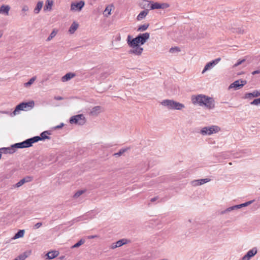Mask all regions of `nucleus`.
Segmentation results:
<instances>
[{"label":"nucleus","mask_w":260,"mask_h":260,"mask_svg":"<svg viewBox=\"0 0 260 260\" xmlns=\"http://www.w3.org/2000/svg\"><path fill=\"white\" fill-rule=\"evenodd\" d=\"M191 101L193 104H198L200 106H205L208 109H213L215 107V101L214 99L204 94L192 96Z\"/></svg>","instance_id":"nucleus-1"},{"label":"nucleus","mask_w":260,"mask_h":260,"mask_svg":"<svg viewBox=\"0 0 260 260\" xmlns=\"http://www.w3.org/2000/svg\"><path fill=\"white\" fill-rule=\"evenodd\" d=\"M35 105L33 101L28 102H21L17 105L13 112V115H16L20 111H27L32 109Z\"/></svg>","instance_id":"nucleus-2"},{"label":"nucleus","mask_w":260,"mask_h":260,"mask_svg":"<svg viewBox=\"0 0 260 260\" xmlns=\"http://www.w3.org/2000/svg\"><path fill=\"white\" fill-rule=\"evenodd\" d=\"M161 105L167 107L169 109H175L180 110L185 107L184 104L171 100H165L162 101Z\"/></svg>","instance_id":"nucleus-3"},{"label":"nucleus","mask_w":260,"mask_h":260,"mask_svg":"<svg viewBox=\"0 0 260 260\" xmlns=\"http://www.w3.org/2000/svg\"><path fill=\"white\" fill-rule=\"evenodd\" d=\"M86 119L82 114L73 116L70 118V122L71 124L83 125L86 123Z\"/></svg>","instance_id":"nucleus-4"},{"label":"nucleus","mask_w":260,"mask_h":260,"mask_svg":"<svg viewBox=\"0 0 260 260\" xmlns=\"http://www.w3.org/2000/svg\"><path fill=\"white\" fill-rule=\"evenodd\" d=\"M220 131V128L217 125H212L211 126H205L200 131V133L204 136L211 135L214 133H216Z\"/></svg>","instance_id":"nucleus-5"},{"label":"nucleus","mask_w":260,"mask_h":260,"mask_svg":"<svg viewBox=\"0 0 260 260\" xmlns=\"http://www.w3.org/2000/svg\"><path fill=\"white\" fill-rule=\"evenodd\" d=\"M246 83L247 81L246 80L242 79L236 80L229 86V89L231 88H234L235 90L239 89L246 85Z\"/></svg>","instance_id":"nucleus-6"},{"label":"nucleus","mask_w":260,"mask_h":260,"mask_svg":"<svg viewBox=\"0 0 260 260\" xmlns=\"http://www.w3.org/2000/svg\"><path fill=\"white\" fill-rule=\"evenodd\" d=\"M150 34L148 32L140 34L136 37L138 40V44L140 45H143L146 41L149 38Z\"/></svg>","instance_id":"nucleus-7"},{"label":"nucleus","mask_w":260,"mask_h":260,"mask_svg":"<svg viewBox=\"0 0 260 260\" xmlns=\"http://www.w3.org/2000/svg\"><path fill=\"white\" fill-rule=\"evenodd\" d=\"M51 133L49 131H45L41 133L40 136H37L34 137L35 139L36 140V142L37 143L39 141H44L46 139H50L51 138L48 136V135H50Z\"/></svg>","instance_id":"nucleus-8"},{"label":"nucleus","mask_w":260,"mask_h":260,"mask_svg":"<svg viewBox=\"0 0 260 260\" xmlns=\"http://www.w3.org/2000/svg\"><path fill=\"white\" fill-rule=\"evenodd\" d=\"M33 180V177L30 176H27L22 179H21L19 181H18L17 183L14 184L13 185V188H18L23 185L25 183L29 182Z\"/></svg>","instance_id":"nucleus-9"},{"label":"nucleus","mask_w":260,"mask_h":260,"mask_svg":"<svg viewBox=\"0 0 260 260\" xmlns=\"http://www.w3.org/2000/svg\"><path fill=\"white\" fill-rule=\"evenodd\" d=\"M85 5L84 2L80 1L78 3H72L71 5V10L80 11Z\"/></svg>","instance_id":"nucleus-10"},{"label":"nucleus","mask_w":260,"mask_h":260,"mask_svg":"<svg viewBox=\"0 0 260 260\" xmlns=\"http://www.w3.org/2000/svg\"><path fill=\"white\" fill-rule=\"evenodd\" d=\"M220 60H221L220 58H217L214 60H213L208 62L205 65V66L202 71V74H204L207 70L212 69L216 64H217Z\"/></svg>","instance_id":"nucleus-11"},{"label":"nucleus","mask_w":260,"mask_h":260,"mask_svg":"<svg viewBox=\"0 0 260 260\" xmlns=\"http://www.w3.org/2000/svg\"><path fill=\"white\" fill-rule=\"evenodd\" d=\"M127 42L128 45L131 47L134 48L138 47L139 46L137 37L133 38L132 36L128 35L127 38Z\"/></svg>","instance_id":"nucleus-12"},{"label":"nucleus","mask_w":260,"mask_h":260,"mask_svg":"<svg viewBox=\"0 0 260 260\" xmlns=\"http://www.w3.org/2000/svg\"><path fill=\"white\" fill-rule=\"evenodd\" d=\"M23 148H29L32 146L34 143H37L34 137L28 138L21 142Z\"/></svg>","instance_id":"nucleus-13"},{"label":"nucleus","mask_w":260,"mask_h":260,"mask_svg":"<svg viewBox=\"0 0 260 260\" xmlns=\"http://www.w3.org/2000/svg\"><path fill=\"white\" fill-rule=\"evenodd\" d=\"M257 253L256 248H253L249 250L246 254L242 258L241 260H249L252 257L254 256Z\"/></svg>","instance_id":"nucleus-14"},{"label":"nucleus","mask_w":260,"mask_h":260,"mask_svg":"<svg viewBox=\"0 0 260 260\" xmlns=\"http://www.w3.org/2000/svg\"><path fill=\"white\" fill-rule=\"evenodd\" d=\"M210 181V179L208 178L200 179L192 181L191 182V184L193 186H197L204 184L206 183L209 182Z\"/></svg>","instance_id":"nucleus-15"},{"label":"nucleus","mask_w":260,"mask_h":260,"mask_svg":"<svg viewBox=\"0 0 260 260\" xmlns=\"http://www.w3.org/2000/svg\"><path fill=\"white\" fill-rule=\"evenodd\" d=\"M260 96V90H254L252 92H247L245 94L244 99H251L253 98H256Z\"/></svg>","instance_id":"nucleus-16"},{"label":"nucleus","mask_w":260,"mask_h":260,"mask_svg":"<svg viewBox=\"0 0 260 260\" xmlns=\"http://www.w3.org/2000/svg\"><path fill=\"white\" fill-rule=\"evenodd\" d=\"M15 152V149L13 147V145H12L9 147H3L0 148V153L2 154V153L4 154H13Z\"/></svg>","instance_id":"nucleus-17"},{"label":"nucleus","mask_w":260,"mask_h":260,"mask_svg":"<svg viewBox=\"0 0 260 260\" xmlns=\"http://www.w3.org/2000/svg\"><path fill=\"white\" fill-rule=\"evenodd\" d=\"M102 107L100 106H97L93 107L90 112V115L92 116H97L99 113L101 112Z\"/></svg>","instance_id":"nucleus-18"},{"label":"nucleus","mask_w":260,"mask_h":260,"mask_svg":"<svg viewBox=\"0 0 260 260\" xmlns=\"http://www.w3.org/2000/svg\"><path fill=\"white\" fill-rule=\"evenodd\" d=\"M59 254V252L56 250L49 251L47 254V259H52L55 257H56Z\"/></svg>","instance_id":"nucleus-19"},{"label":"nucleus","mask_w":260,"mask_h":260,"mask_svg":"<svg viewBox=\"0 0 260 260\" xmlns=\"http://www.w3.org/2000/svg\"><path fill=\"white\" fill-rule=\"evenodd\" d=\"M75 75V74L74 73H68L61 78V81L62 82L68 81L71 79L72 78H73V77H74Z\"/></svg>","instance_id":"nucleus-20"},{"label":"nucleus","mask_w":260,"mask_h":260,"mask_svg":"<svg viewBox=\"0 0 260 260\" xmlns=\"http://www.w3.org/2000/svg\"><path fill=\"white\" fill-rule=\"evenodd\" d=\"M146 3H148V5H150V10L159 9L161 8V4L158 3H149L148 1H146Z\"/></svg>","instance_id":"nucleus-21"},{"label":"nucleus","mask_w":260,"mask_h":260,"mask_svg":"<svg viewBox=\"0 0 260 260\" xmlns=\"http://www.w3.org/2000/svg\"><path fill=\"white\" fill-rule=\"evenodd\" d=\"M10 9V7L8 5H2L0 7V14H5L6 15H8Z\"/></svg>","instance_id":"nucleus-22"},{"label":"nucleus","mask_w":260,"mask_h":260,"mask_svg":"<svg viewBox=\"0 0 260 260\" xmlns=\"http://www.w3.org/2000/svg\"><path fill=\"white\" fill-rule=\"evenodd\" d=\"M148 12H149V10H148V9H146V10L141 11L139 13V14L138 15V16L137 17V19L138 21L142 20L147 16Z\"/></svg>","instance_id":"nucleus-23"},{"label":"nucleus","mask_w":260,"mask_h":260,"mask_svg":"<svg viewBox=\"0 0 260 260\" xmlns=\"http://www.w3.org/2000/svg\"><path fill=\"white\" fill-rule=\"evenodd\" d=\"M53 4V1L52 0H46L45 2V5L44 7V10L50 11L52 9V7Z\"/></svg>","instance_id":"nucleus-24"},{"label":"nucleus","mask_w":260,"mask_h":260,"mask_svg":"<svg viewBox=\"0 0 260 260\" xmlns=\"http://www.w3.org/2000/svg\"><path fill=\"white\" fill-rule=\"evenodd\" d=\"M78 26L79 24L77 22L75 21L73 22L69 28V31L71 34H74L75 31L78 29Z\"/></svg>","instance_id":"nucleus-25"},{"label":"nucleus","mask_w":260,"mask_h":260,"mask_svg":"<svg viewBox=\"0 0 260 260\" xmlns=\"http://www.w3.org/2000/svg\"><path fill=\"white\" fill-rule=\"evenodd\" d=\"M43 5L42 1L38 2L37 4V6L34 10V12L35 14L39 13L40 10L42 9Z\"/></svg>","instance_id":"nucleus-26"},{"label":"nucleus","mask_w":260,"mask_h":260,"mask_svg":"<svg viewBox=\"0 0 260 260\" xmlns=\"http://www.w3.org/2000/svg\"><path fill=\"white\" fill-rule=\"evenodd\" d=\"M25 233L24 230H19L15 234L13 239H16L19 238H22L24 236Z\"/></svg>","instance_id":"nucleus-27"},{"label":"nucleus","mask_w":260,"mask_h":260,"mask_svg":"<svg viewBox=\"0 0 260 260\" xmlns=\"http://www.w3.org/2000/svg\"><path fill=\"white\" fill-rule=\"evenodd\" d=\"M128 242V240L126 239H122L117 241L116 243V247H119L122 245L126 244Z\"/></svg>","instance_id":"nucleus-28"},{"label":"nucleus","mask_w":260,"mask_h":260,"mask_svg":"<svg viewBox=\"0 0 260 260\" xmlns=\"http://www.w3.org/2000/svg\"><path fill=\"white\" fill-rule=\"evenodd\" d=\"M57 32L58 30L57 29H54L47 39V41H49L51 40L56 35Z\"/></svg>","instance_id":"nucleus-29"},{"label":"nucleus","mask_w":260,"mask_h":260,"mask_svg":"<svg viewBox=\"0 0 260 260\" xmlns=\"http://www.w3.org/2000/svg\"><path fill=\"white\" fill-rule=\"evenodd\" d=\"M143 50H129L128 52L129 54H135L140 55L141 54Z\"/></svg>","instance_id":"nucleus-30"},{"label":"nucleus","mask_w":260,"mask_h":260,"mask_svg":"<svg viewBox=\"0 0 260 260\" xmlns=\"http://www.w3.org/2000/svg\"><path fill=\"white\" fill-rule=\"evenodd\" d=\"M128 149L129 148H122L120 149L118 152L114 153V155L116 157L120 156Z\"/></svg>","instance_id":"nucleus-31"},{"label":"nucleus","mask_w":260,"mask_h":260,"mask_svg":"<svg viewBox=\"0 0 260 260\" xmlns=\"http://www.w3.org/2000/svg\"><path fill=\"white\" fill-rule=\"evenodd\" d=\"M149 24L148 23H145V24H144L143 25H141L139 26L137 30L140 31H145V30H146L148 28V27H149Z\"/></svg>","instance_id":"nucleus-32"},{"label":"nucleus","mask_w":260,"mask_h":260,"mask_svg":"<svg viewBox=\"0 0 260 260\" xmlns=\"http://www.w3.org/2000/svg\"><path fill=\"white\" fill-rule=\"evenodd\" d=\"M85 242V240L84 239H80L79 241H78L76 243H75L74 245L72 246V248H77L80 246Z\"/></svg>","instance_id":"nucleus-33"},{"label":"nucleus","mask_w":260,"mask_h":260,"mask_svg":"<svg viewBox=\"0 0 260 260\" xmlns=\"http://www.w3.org/2000/svg\"><path fill=\"white\" fill-rule=\"evenodd\" d=\"M36 79V77H33L30 78L28 82L24 83L25 87L30 86L34 82Z\"/></svg>","instance_id":"nucleus-34"},{"label":"nucleus","mask_w":260,"mask_h":260,"mask_svg":"<svg viewBox=\"0 0 260 260\" xmlns=\"http://www.w3.org/2000/svg\"><path fill=\"white\" fill-rule=\"evenodd\" d=\"M111 7L108 6L106 8V9L104 12V14L105 16L108 17V16H109L111 14Z\"/></svg>","instance_id":"nucleus-35"},{"label":"nucleus","mask_w":260,"mask_h":260,"mask_svg":"<svg viewBox=\"0 0 260 260\" xmlns=\"http://www.w3.org/2000/svg\"><path fill=\"white\" fill-rule=\"evenodd\" d=\"M254 202V200H251V201H248V202H246L245 203H242V204H239L238 206L240 208H242V207H246L249 205H250L251 204H252L253 202Z\"/></svg>","instance_id":"nucleus-36"},{"label":"nucleus","mask_w":260,"mask_h":260,"mask_svg":"<svg viewBox=\"0 0 260 260\" xmlns=\"http://www.w3.org/2000/svg\"><path fill=\"white\" fill-rule=\"evenodd\" d=\"M13 147L14 149H15V151L17 149H23V147L22 146V144L21 142L16 143L14 144H13Z\"/></svg>","instance_id":"nucleus-37"},{"label":"nucleus","mask_w":260,"mask_h":260,"mask_svg":"<svg viewBox=\"0 0 260 260\" xmlns=\"http://www.w3.org/2000/svg\"><path fill=\"white\" fill-rule=\"evenodd\" d=\"M250 104L251 105H260V98L254 99L253 101L250 102Z\"/></svg>","instance_id":"nucleus-38"},{"label":"nucleus","mask_w":260,"mask_h":260,"mask_svg":"<svg viewBox=\"0 0 260 260\" xmlns=\"http://www.w3.org/2000/svg\"><path fill=\"white\" fill-rule=\"evenodd\" d=\"M84 192L85 190H79L75 193L74 197L78 198Z\"/></svg>","instance_id":"nucleus-39"},{"label":"nucleus","mask_w":260,"mask_h":260,"mask_svg":"<svg viewBox=\"0 0 260 260\" xmlns=\"http://www.w3.org/2000/svg\"><path fill=\"white\" fill-rule=\"evenodd\" d=\"M245 61V59H239L237 62L234 65V67H237L238 66L241 64L243 62H244Z\"/></svg>","instance_id":"nucleus-40"},{"label":"nucleus","mask_w":260,"mask_h":260,"mask_svg":"<svg viewBox=\"0 0 260 260\" xmlns=\"http://www.w3.org/2000/svg\"><path fill=\"white\" fill-rule=\"evenodd\" d=\"M82 218H83L82 216H79V217L75 218L73 219V220H72L71 222H72L73 223H74L77 222H79L80 221H81L83 219Z\"/></svg>","instance_id":"nucleus-41"},{"label":"nucleus","mask_w":260,"mask_h":260,"mask_svg":"<svg viewBox=\"0 0 260 260\" xmlns=\"http://www.w3.org/2000/svg\"><path fill=\"white\" fill-rule=\"evenodd\" d=\"M233 210H234V209L233 208V206H231L230 207H229V208H226L225 210L222 211L221 212V214H223L226 213V212H231V211H233Z\"/></svg>","instance_id":"nucleus-42"},{"label":"nucleus","mask_w":260,"mask_h":260,"mask_svg":"<svg viewBox=\"0 0 260 260\" xmlns=\"http://www.w3.org/2000/svg\"><path fill=\"white\" fill-rule=\"evenodd\" d=\"M30 253H31L30 251H25L23 253H22L21 254L22 255V256L24 257V258L25 259L26 258H27L30 254Z\"/></svg>","instance_id":"nucleus-43"},{"label":"nucleus","mask_w":260,"mask_h":260,"mask_svg":"<svg viewBox=\"0 0 260 260\" xmlns=\"http://www.w3.org/2000/svg\"><path fill=\"white\" fill-rule=\"evenodd\" d=\"M112 73V71H111V72H110V71L109 72L106 71V72H104V73L101 74L102 77L106 78L108 75H110Z\"/></svg>","instance_id":"nucleus-44"},{"label":"nucleus","mask_w":260,"mask_h":260,"mask_svg":"<svg viewBox=\"0 0 260 260\" xmlns=\"http://www.w3.org/2000/svg\"><path fill=\"white\" fill-rule=\"evenodd\" d=\"M42 225V222H38L36 224H35V225L34 226V229H38L40 227H41Z\"/></svg>","instance_id":"nucleus-45"},{"label":"nucleus","mask_w":260,"mask_h":260,"mask_svg":"<svg viewBox=\"0 0 260 260\" xmlns=\"http://www.w3.org/2000/svg\"><path fill=\"white\" fill-rule=\"evenodd\" d=\"M169 6V5L167 4V3H162V4H161V8L160 9H166V8H168Z\"/></svg>","instance_id":"nucleus-46"},{"label":"nucleus","mask_w":260,"mask_h":260,"mask_svg":"<svg viewBox=\"0 0 260 260\" xmlns=\"http://www.w3.org/2000/svg\"><path fill=\"white\" fill-rule=\"evenodd\" d=\"M29 10V8L27 5H24L23 6L22 11L24 12L28 11Z\"/></svg>","instance_id":"nucleus-47"},{"label":"nucleus","mask_w":260,"mask_h":260,"mask_svg":"<svg viewBox=\"0 0 260 260\" xmlns=\"http://www.w3.org/2000/svg\"><path fill=\"white\" fill-rule=\"evenodd\" d=\"M181 50H169L170 53H176L180 52Z\"/></svg>","instance_id":"nucleus-48"},{"label":"nucleus","mask_w":260,"mask_h":260,"mask_svg":"<svg viewBox=\"0 0 260 260\" xmlns=\"http://www.w3.org/2000/svg\"><path fill=\"white\" fill-rule=\"evenodd\" d=\"M158 199V197L156 196V197L151 198L150 199V201H151V202H154L157 201Z\"/></svg>","instance_id":"nucleus-49"},{"label":"nucleus","mask_w":260,"mask_h":260,"mask_svg":"<svg viewBox=\"0 0 260 260\" xmlns=\"http://www.w3.org/2000/svg\"><path fill=\"white\" fill-rule=\"evenodd\" d=\"M259 73H260L259 70H257L254 71L253 72H252L251 73L252 75H254L257 74H259Z\"/></svg>","instance_id":"nucleus-50"},{"label":"nucleus","mask_w":260,"mask_h":260,"mask_svg":"<svg viewBox=\"0 0 260 260\" xmlns=\"http://www.w3.org/2000/svg\"><path fill=\"white\" fill-rule=\"evenodd\" d=\"M237 32L239 34H243L244 30L241 28H237Z\"/></svg>","instance_id":"nucleus-51"},{"label":"nucleus","mask_w":260,"mask_h":260,"mask_svg":"<svg viewBox=\"0 0 260 260\" xmlns=\"http://www.w3.org/2000/svg\"><path fill=\"white\" fill-rule=\"evenodd\" d=\"M64 125V124L63 123H60L59 125L56 126L55 127V128L56 129H59V128H61V127H62V126Z\"/></svg>","instance_id":"nucleus-52"},{"label":"nucleus","mask_w":260,"mask_h":260,"mask_svg":"<svg viewBox=\"0 0 260 260\" xmlns=\"http://www.w3.org/2000/svg\"><path fill=\"white\" fill-rule=\"evenodd\" d=\"M54 99H55V100H58V101H59V100H63V98H62V97H61V96H55V97H54Z\"/></svg>","instance_id":"nucleus-53"},{"label":"nucleus","mask_w":260,"mask_h":260,"mask_svg":"<svg viewBox=\"0 0 260 260\" xmlns=\"http://www.w3.org/2000/svg\"><path fill=\"white\" fill-rule=\"evenodd\" d=\"M117 247H116V243H113L111 245V248L112 249H115V248H116Z\"/></svg>","instance_id":"nucleus-54"},{"label":"nucleus","mask_w":260,"mask_h":260,"mask_svg":"<svg viewBox=\"0 0 260 260\" xmlns=\"http://www.w3.org/2000/svg\"><path fill=\"white\" fill-rule=\"evenodd\" d=\"M17 257L18 258V259L19 260H24L25 259L21 254H20L19 255H18L17 256Z\"/></svg>","instance_id":"nucleus-55"},{"label":"nucleus","mask_w":260,"mask_h":260,"mask_svg":"<svg viewBox=\"0 0 260 260\" xmlns=\"http://www.w3.org/2000/svg\"><path fill=\"white\" fill-rule=\"evenodd\" d=\"M233 208L234 210L240 209L238 205L233 206Z\"/></svg>","instance_id":"nucleus-56"},{"label":"nucleus","mask_w":260,"mask_h":260,"mask_svg":"<svg viewBox=\"0 0 260 260\" xmlns=\"http://www.w3.org/2000/svg\"><path fill=\"white\" fill-rule=\"evenodd\" d=\"M97 236L96 235H93V236H90L89 237V239H93V238H94L95 237H96Z\"/></svg>","instance_id":"nucleus-57"},{"label":"nucleus","mask_w":260,"mask_h":260,"mask_svg":"<svg viewBox=\"0 0 260 260\" xmlns=\"http://www.w3.org/2000/svg\"><path fill=\"white\" fill-rule=\"evenodd\" d=\"M3 35V32L1 30L0 31V38L2 37V36Z\"/></svg>","instance_id":"nucleus-58"},{"label":"nucleus","mask_w":260,"mask_h":260,"mask_svg":"<svg viewBox=\"0 0 260 260\" xmlns=\"http://www.w3.org/2000/svg\"><path fill=\"white\" fill-rule=\"evenodd\" d=\"M170 49H180L179 48H178V47H171Z\"/></svg>","instance_id":"nucleus-59"},{"label":"nucleus","mask_w":260,"mask_h":260,"mask_svg":"<svg viewBox=\"0 0 260 260\" xmlns=\"http://www.w3.org/2000/svg\"><path fill=\"white\" fill-rule=\"evenodd\" d=\"M69 223L70 224V225H72L74 224V223H73L72 222H71V221H69Z\"/></svg>","instance_id":"nucleus-60"},{"label":"nucleus","mask_w":260,"mask_h":260,"mask_svg":"<svg viewBox=\"0 0 260 260\" xmlns=\"http://www.w3.org/2000/svg\"><path fill=\"white\" fill-rule=\"evenodd\" d=\"M13 260H19V259H18V258L17 257H16V258H15L14 259H13Z\"/></svg>","instance_id":"nucleus-61"},{"label":"nucleus","mask_w":260,"mask_h":260,"mask_svg":"<svg viewBox=\"0 0 260 260\" xmlns=\"http://www.w3.org/2000/svg\"><path fill=\"white\" fill-rule=\"evenodd\" d=\"M2 154L0 153V159H1V158H2Z\"/></svg>","instance_id":"nucleus-62"},{"label":"nucleus","mask_w":260,"mask_h":260,"mask_svg":"<svg viewBox=\"0 0 260 260\" xmlns=\"http://www.w3.org/2000/svg\"><path fill=\"white\" fill-rule=\"evenodd\" d=\"M64 258V256L60 257V259H63Z\"/></svg>","instance_id":"nucleus-63"},{"label":"nucleus","mask_w":260,"mask_h":260,"mask_svg":"<svg viewBox=\"0 0 260 260\" xmlns=\"http://www.w3.org/2000/svg\"><path fill=\"white\" fill-rule=\"evenodd\" d=\"M137 49H143V48H141V47H138Z\"/></svg>","instance_id":"nucleus-64"}]
</instances>
